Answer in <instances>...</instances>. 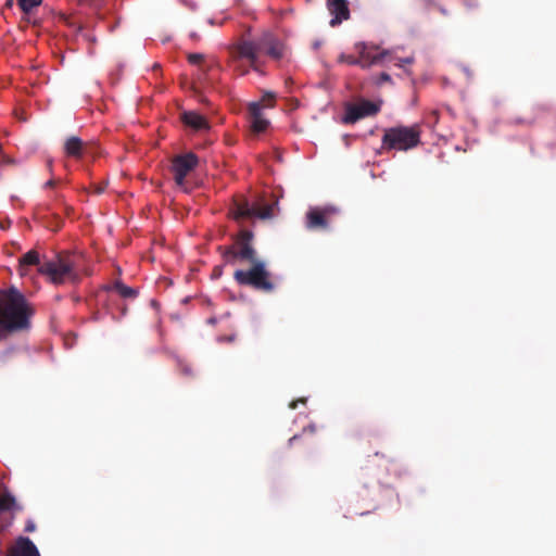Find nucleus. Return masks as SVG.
Wrapping results in <instances>:
<instances>
[{
	"instance_id": "f257e3e1",
	"label": "nucleus",
	"mask_w": 556,
	"mask_h": 556,
	"mask_svg": "<svg viewBox=\"0 0 556 556\" xmlns=\"http://www.w3.org/2000/svg\"><path fill=\"white\" fill-rule=\"evenodd\" d=\"M230 66L239 75H247L249 68L243 67L240 62L247 59L250 66L255 72H260L262 54L268 55L273 60H280L285 54V46L271 33L265 31L255 38L243 36L230 50Z\"/></svg>"
},
{
	"instance_id": "f03ea898",
	"label": "nucleus",
	"mask_w": 556,
	"mask_h": 556,
	"mask_svg": "<svg viewBox=\"0 0 556 556\" xmlns=\"http://www.w3.org/2000/svg\"><path fill=\"white\" fill-rule=\"evenodd\" d=\"M79 257L70 252H62L52 260L40 262V255L37 251L30 250L20 258V271L24 274L26 266L36 265L38 271L48 277L54 285H61L66 281L78 283L80 275L77 270Z\"/></svg>"
},
{
	"instance_id": "7ed1b4c3",
	"label": "nucleus",
	"mask_w": 556,
	"mask_h": 556,
	"mask_svg": "<svg viewBox=\"0 0 556 556\" xmlns=\"http://www.w3.org/2000/svg\"><path fill=\"white\" fill-rule=\"evenodd\" d=\"M33 314L31 305L16 288L0 290V326L8 332L28 330Z\"/></svg>"
},
{
	"instance_id": "20e7f679",
	"label": "nucleus",
	"mask_w": 556,
	"mask_h": 556,
	"mask_svg": "<svg viewBox=\"0 0 556 556\" xmlns=\"http://www.w3.org/2000/svg\"><path fill=\"white\" fill-rule=\"evenodd\" d=\"M420 134L421 129L418 124L387 128L382 136L381 149L407 151L420 143Z\"/></svg>"
},
{
	"instance_id": "39448f33",
	"label": "nucleus",
	"mask_w": 556,
	"mask_h": 556,
	"mask_svg": "<svg viewBox=\"0 0 556 556\" xmlns=\"http://www.w3.org/2000/svg\"><path fill=\"white\" fill-rule=\"evenodd\" d=\"M253 232L248 229H242L235 238V242L228 247H219L224 261L227 264H236L238 260L253 263L257 261L256 251L252 245Z\"/></svg>"
},
{
	"instance_id": "423d86ee",
	"label": "nucleus",
	"mask_w": 556,
	"mask_h": 556,
	"mask_svg": "<svg viewBox=\"0 0 556 556\" xmlns=\"http://www.w3.org/2000/svg\"><path fill=\"white\" fill-rule=\"evenodd\" d=\"M233 279L240 286H249L262 292H271L275 289V285L270 280V274L266 270L265 264L261 260L251 263V267L248 270H236Z\"/></svg>"
},
{
	"instance_id": "0eeeda50",
	"label": "nucleus",
	"mask_w": 556,
	"mask_h": 556,
	"mask_svg": "<svg viewBox=\"0 0 556 556\" xmlns=\"http://www.w3.org/2000/svg\"><path fill=\"white\" fill-rule=\"evenodd\" d=\"M273 204H251L244 197H235L229 210V215L232 219L240 223L245 219L257 217L261 219H268L273 217Z\"/></svg>"
},
{
	"instance_id": "6e6552de",
	"label": "nucleus",
	"mask_w": 556,
	"mask_h": 556,
	"mask_svg": "<svg viewBox=\"0 0 556 556\" xmlns=\"http://www.w3.org/2000/svg\"><path fill=\"white\" fill-rule=\"evenodd\" d=\"M355 50L358 53V66L368 68L372 65H383L387 60H393L389 50H381L378 46L357 42Z\"/></svg>"
},
{
	"instance_id": "1a4fd4ad",
	"label": "nucleus",
	"mask_w": 556,
	"mask_h": 556,
	"mask_svg": "<svg viewBox=\"0 0 556 556\" xmlns=\"http://www.w3.org/2000/svg\"><path fill=\"white\" fill-rule=\"evenodd\" d=\"M22 509L13 494L0 482V531L9 528L14 520V514Z\"/></svg>"
},
{
	"instance_id": "9d476101",
	"label": "nucleus",
	"mask_w": 556,
	"mask_h": 556,
	"mask_svg": "<svg viewBox=\"0 0 556 556\" xmlns=\"http://www.w3.org/2000/svg\"><path fill=\"white\" fill-rule=\"evenodd\" d=\"M199 159L192 152L175 156L170 166L175 182L178 186H184L186 177L197 167Z\"/></svg>"
},
{
	"instance_id": "9b49d317",
	"label": "nucleus",
	"mask_w": 556,
	"mask_h": 556,
	"mask_svg": "<svg viewBox=\"0 0 556 556\" xmlns=\"http://www.w3.org/2000/svg\"><path fill=\"white\" fill-rule=\"evenodd\" d=\"M379 111L380 105L369 100H362L355 104L349 103L345 106L342 122L344 124H354L364 117L375 116Z\"/></svg>"
},
{
	"instance_id": "f8f14e48",
	"label": "nucleus",
	"mask_w": 556,
	"mask_h": 556,
	"mask_svg": "<svg viewBox=\"0 0 556 556\" xmlns=\"http://www.w3.org/2000/svg\"><path fill=\"white\" fill-rule=\"evenodd\" d=\"M337 210L327 207H311L306 213V228L309 230H326L329 227L330 217Z\"/></svg>"
},
{
	"instance_id": "ddd939ff",
	"label": "nucleus",
	"mask_w": 556,
	"mask_h": 556,
	"mask_svg": "<svg viewBox=\"0 0 556 556\" xmlns=\"http://www.w3.org/2000/svg\"><path fill=\"white\" fill-rule=\"evenodd\" d=\"M327 9L332 15L330 25L332 27L340 25L343 21L350 18V9L346 0H326Z\"/></svg>"
},
{
	"instance_id": "4468645a",
	"label": "nucleus",
	"mask_w": 556,
	"mask_h": 556,
	"mask_svg": "<svg viewBox=\"0 0 556 556\" xmlns=\"http://www.w3.org/2000/svg\"><path fill=\"white\" fill-rule=\"evenodd\" d=\"M8 556H40V554L29 538L20 536L8 549Z\"/></svg>"
},
{
	"instance_id": "2eb2a0df",
	"label": "nucleus",
	"mask_w": 556,
	"mask_h": 556,
	"mask_svg": "<svg viewBox=\"0 0 556 556\" xmlns=\"http://www.w3.org/2000/svg\"><path fill=\"white\" fill-rule=\"evenodd\" d=\"M249 114L251 119V129L255 134L265 131L269 122L263 116L262 105L260 102H252L249 104Z\"/></svg>"
},
{
	"instance_id": "dca6fc26",
	"label": "nucleus",
	"mask_w": 556,
	"mask_h": 556,
	"mask_svg": "<svg viewBox=\"0 0 556 556\" xmlns=\"http://www.w3.org/2000/svg\"><path fill=\"white\" fill-rule=\"evenodd\" d=\"M88 144L85 143L80 138L71 136L64 142V153L68 157L76 160L83 159L87 153Z\"/></svg>"
},
{
	"instance_id": "f3484780",
	"label": "nucleus",
	"mask_w": 556,
	"mask_h": 556,
	"mask_svg": "<svg viewBox=\"0 0 556 556\" xmlns=\"http://www.w3.org/2000/svg\"><path fill=\"white\" fill-rule=\"evenodd\" d=\"M182 122L194 130L208 129V123L206 118L193 111L184 112L181 115Z\"/></svg>"
},
{
	"instance_id": "a211bd4d",
	"label": "nucleus",
	"mask_w": 556,
	"mask_h": 556,
	"mask_svg": "<svg viewBox=\"0 0 556 556\" xmlns=\"http://www.w3.org/2000/svg\"><path fill=\"white\" fill-rule=\"evenodd\" d=\"M110 289L116 291L122 298L125 299H134L138 294L136 289L124 285L122 281L114 282Z\"/></svg>"
},
{
	"instance_id": "6ab92c4d",
	"label": "nucleus",
	"mask_w": 556,
	"mask_h": 556,
	"mask_svg": "<svg viewBox=\"0 0 556 556\" xmlns=\"http://www.w3.org/2000/svg\"><path fill=\"white\" fill-rule=\"evenodd\" d=\"M316 428L314 425H309L303 429L302 434H295L292 438L289 439V446H292L298 441H303L305 445H309L311 442L305 439V435L307 433L313 434L315 432Z\"/></svg>"
},
{
	"instance_id": "aec40b11",
	"label": "nucleus",
	"mask_w": 556,
	"mask_h": 556,
	"mask_svg": "<svg viewBox=\"0 0 556 556\" xmlns=\"http://www.w3.org/2000/svg\"><path fill=\"white\" fill-rule=\"evenodd\" d=\"M21 10L29 13L34 8L41 4L42 0H17Z\"/></svg>"
},
{
	"instance_id": "412c9836",
	"label": "nucleus",
	"mask_w": 556,
	"mask_h": 556,
	"mask_svg": "<svg viewBox=\"0 0 556 556\" xmlns=\"http://www.w3.org/2000/svg\"><path fill=\"white\" fill-rule=\"evenodd\" d=\"M338 61L340 63H348L350 65H358L357 56L351 55V54H340L338 58Z\"/></svg>"
},
{
	"instance_id": "4be33fe9",
	"label": "nucleus",
	"mask_w": 556,
	"mask_h": 556,
	"mask_svg": "<svg viewBox=\"0 0 556 556\" xmlns=\"http://www.w3.org/2000/svg\"><path fill=\"white\" fill-rule=\"evenodd\" d=\"M204 60V55L201 53H190L188 55V61L190 64L198 65L201 64Z\"/></svg>"
},
{
	"instance_id": "5701e85b",
	"label": "nucleus",
	"mask_w": 556,
	"mask_h": 556,
	"mask_svg": "<svg viewBox=\"0 0 556 556\" xmlns=\"http://www.w3.org/2000/svg\"><path fill=\"white\" fill-rule=\"evenodd\" d=\"M391 76L388 74V73H381L377 79H376V84L378 86L382 85L383 83H391Z\"/></svg>"
},
{
	"instance_id": "b1692460",
	"label": "nucleus",
	"mask_w": 556,
	"mask_h": 556,
	"mask_svg": "<svg viewBox=\"0 0 556 556\" xmlns=\"http://www.w3.org/2000/svg\"><path fill=\"white\" fill-rule=\"evenodd\" d=\"M106 187H108V182L106 181L92 185L93 192L97 193V194L103 193L104 190L106 189Z\"/></svg>"
},
{
	"instance_id": "393cba45",
	"label": "nucleus",
	"mask_w": 556,
	"mask_h": 556,
	"mask_svg": "<svg viewBox=\"0 0 556 556\" xmlns=\"http://www.w3.org/2000/svg\"><path fill=\"white\" fill-rule=\"evenodd\" d=\"M299 403L305 404L306 403V399L305 397H301L299 400L292 401V402H290L289 407L291 409H295L298 407Z\"/></svg>"
},
{
	"instance_id": "a878e982",
	"label": "nucleus",
	"mask_w": 556,
	"mask_h": 556,
	"mask_svg": "<svg viewBox=\"0 0 556 556\" xmlns=\"http://www.w3.org/2000/svg\"><path fill=\"white\" fill-rule=\"evenodd\" d=\"M413 62H414V59L412 56L405 58V59H401L400 63H396V66L403 67L405 64H412Z\"/></svg>"
},
{
	"instance_id": "bb28decb",
	"label": "nucleus",
	"mask_w": 556,
	"mask_h": 556,
	"mask_svg": "<svg viewBox=\"0 0 556 556\" xmlns=\"http://www.w3.org/2000/svg\"><path fill=\"white\" fill-rule=\"evenodd\" d=\"M180 368H181V371H182L184 375H186V376H191L192 375V370H191V367L189 365L181 364Z\"/></svg>"
},
{
	"instance_id": "cd10ccee",
	"label": "nucleus",
	"mask_w": 556,
	"mask_h": 556,
	"mask_svg": "<svg viewBox=\"0 0 556 556\" xmlns=\"http://www.w3.org/2000/svg\"><path fill=\"white\" fill-rule=\"evenodd\" d=\"M35 529H36V525L34 523V521L28 520L25 526V531L33 532V531H35Z\"/></svg>"
},
{
	"instance_id": "c85d7f7f",
	"label": "nucleus",
	"mask_w": 556,
	"mask_h": 556,
	"mask_svg": "<svg viewBox=\"0 0 556 556\" xmlns=\"http://www.w3.org/2000/svg\"><path fill=\"white\" fill-rule=\"evenodd\" d=\"M56 184V181L54 179H49L46 184H45V187L46 188H52L54 187Z\"/></svg>"
},
{
	"instance_id": "c756f323",
	"label": "nucleus",
	"mask_w": 556,
	"mask_h": 556,
	"mask_svg": "<svg viewBox=\"0 0 556 556\" xmlns=\"http://www.w3.org/2000/svg\"><path fill=\"white\" fill-rule=\"evenodd\" d=\"M233 340H235V337H233V336H229V337H222V338H219V341L232 342Z\"/></svg>"
},
{
	"instance_id": "7c9ffc66",
	"label": "nucleus",
	"mask_w": 556,
	"mask_h": 556,
	"mask_svg": "<svg viewBox=\"0 0 556 556\" xmlns=\"http://www.w3.org/2000/svg\"><path fill=\"white\" fill-rule=\"evenodd\" d=\"M7 333L9 332L0 326V341L5 338Z\"/></svg>"
},
{
	"instance_id": "2f4dec72",
	"label": "nucleus",
	"mask_w": 556,
	"mask_h": 556,
	"mask_svg": "<svg viewBox=\"0 0 556 556\" xmlns=\"http://www.w3.org/2000/svg\"><path fill=\"white\" fill-rule=\"evenodd\" d=\"M48 168L50 172L52 170V161L51 160L48 161Z\"/></svg>"
}]
</instances>
